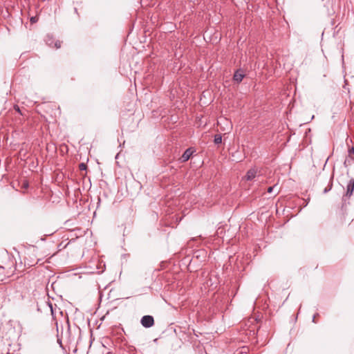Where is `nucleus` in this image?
<instances>
[{
  "label": "nucleus",
  "mask_w": 354,
  "mask_h": 354,
  "mask_svg": "<svg viewBox=\"0 0 354 354\" xmlns=\"http://www.w3.org/2000/svg\"><path fill=\"white\" fill-rule=\"evenodd\" d=\"M37 257V250L35 247L28 249L25 252V257H24V261L25 266L31 267L36 265L39 259Z\"/></svg>",
  "instance_id": "nucleus-1"
},
{
  "label": "nucleus",
  "mask_w": 354,
  "mask_h": 354,
  "mask_svg": "<svg viewBox=\"0 0 354 354\" xmlns=\"http://www.w3.org/2000/svg\"><path fill=\"white\" fill-rule=\"evenodd\" d=\"M140 323L145 328H150L154 325V319L151 315H145L142 317Z\"/></svg>",
  "instance_id": "nucleus-2"
},
{
  "label": "nucleus",
  "mask_w": 354,
  "mask_h": 354,
  "mask_svg": "<svg viewBox=\"0 0 354 354\" xmlns=\"http://www.w3.org/2000/svg\"><path fill=\"white\" fill-rule=\"evenodd\" d=\"M245 75L242 69H241V68L238 69L235 71V73L234 74L233 80L234 82H236V83L239 84L242 82Z\"/></svg>",
  "instance_id": "nucleus-3"
},
{
  "label": "nucleus",
  "mask_w": 354,
  "mask_h": 354,
  "mask_svg": "<svg viewBox=\"0 0 354 354\" xmlns=\"http://www.w3.org/2000/svg\"><path fill=\"white\" fill-rule=\"evenodd\" d=\"M193 153H194V150L192 148H188L183 153L182 156L180 158V160L182 162H185L187 161L190 158V157Z\"/></svg>",
  "instance_id": "nucleus-4"
},
{
  "label": "nucleus",
  "mask_w": 354,
  "mask_h": 354,
  "mask_svg": "<svg viewBox=\"0 0 354 354\" xmlns=\"http://www.w3.org/2000/svg\"><path fill=\"white\" fill-rule=\"evenodd\" d=\"M12 271H8L5 266H0V281L4 280L6 277H8Z\"/></svg>",
  "instance_id": "nucleus-5"
},
{
  "label": "nucleus",
  "mask_w": 354,
  "mask_h": 354,
  "mask_svg": "<svg viewBox=\"0 0 354 354\" xmlns=\"http://www.w3.org/2000/svg\"><path fill=\"white\" fill-rule=\"evenodd\" d=\"M354 190V179H351L346 186V196L350 197Z\"/></svg>",
  "instance_id": "nucleus-6"
},
{
  "label": "nucleus",
  "mask_w": 354,
  "mask_h": 354,
  "mask_svg": "<svg viewBox=\"0 0 354 354\" xmlns=\"http://www.w3.org/2000/svg\"><path fill=\"white\" fill-rule=\"evenodd\" d=\"M257 175V169L255 168H252L249 169L245 176L247 180H252L255 178Z\"/></svg>",
  "instance_id": "nucleus-7"
},
{
  "label": "nucleus",
  "mask_w": 354,
  "mask_h": 354,
  "mask_svg": "<svg viewBox=\"0 0 354 354\" xmlns=\"http://www.w3.org/2000/svg\"><path fill=\"white\" fill-rule=\"evenodd\" d=\"M46 42H47L48 45L50 46H51L53 45V44H54V46L57 49L61 47V44H62V42L60 41L57 40L54 42L51 39L47 40Z\"/></svg>",
  "instance_id": "nucleus-8"
},
{
  "label": "nucleus",
  "mask_w": 354,
  "mask_h": 354,
  "mask_svg": "<svg viewBox=\"0 0 354 354\" xmlns=\"http://www.w3.org/2000/svg\"><path fill=\"white\" fill-rule=\"evenodd\" d=\"M249 348L246 346L241 348V349L236 351V354H248Z\"/></svg>",
  "instance_id": "nucleus-9"
},
{
  "label": "nucleus",
  "mask_w": 354,
  "mask_h": 354,
  "mask_svg": "<svg viewBox=\"0 0 354 354\" xmlns=\"http://www.w3.org/2000/svg\"><path fill=\"white\" fill-rule=\"evenodd\" d=\"M214 142L216 145L221 143V142H222L221 135V134L215 135Z\"/></svg>",
  "instance_id": "nucleus-10"
},
{
  "label": "nucleus",
  "mask_w": 354,
  "mask_h": 354,
  "mask_svg": "<svg viewBox=\"0 0 354 354\" xmlns=\"http://www.w3.org/2000/svg\"><path fill=\"white\" fill-rule=\"evenodd\" d=\"M86 168H87V166H86V165L85 163H80V165H79V169L81 171L86 170Z\"/></svg>",
  "instance_id": "nucleus-11"
},
{
  "label": "nucleus",
  "mask_w": 354,
  "mask_h": 354,
  "mask_svg": "<svg viewBox=\"0 0 354 354\" xmlns=\"http://www.w3.org/2000/svg\"><path fill=\"white\" fill-rule=\"evenodd\" d=\"M348 155L349 156H352L353 155L354 156V147H352L351 148H350L348 149Z\"/></svg>",
  "instance_id": "nucleus-12"
},
{
  "label": "nucleus",
  "mask_w": 354,
  "mask_h": 354,
  "mask_svg": "<svg viewBox=\"0 0 354 354\" xmlns=\"http://www.w3.org/2000/svg\"><path fill=\"white\" fill-rule=\"evenodd\" d=\"M223 228H221V227L218 228V230L216 231L217 236L221 235V234L223 233Z\"/></svg>",
  "instance_id": "nucleus-13"
},
{
  "label": "nucleus",
  "mask_w": 354,
  "mask_h": 354,
  "mask_svg": "<svg viewBox=\"0 0 354 354\" xmlns=\"http://www.w3.org/2000/svg\"><path fill=\"white\" fill-rule=\"evenodd\" d=\"M31 23H35L37 21V17H32L30 19Z\"/></svg>",
  "instance_id": "nucleus-14"
},
{
  "label": "nucleus",
  "mask_w": 354,
  "mask_h": 354,
  "mask_svg": "<svg viewBox=\"0 0 354 354\" xmlns=\"http://www.w3.org/2000/svg\"><path fill=\"white\" fill-rule=\"evenodd\" d=\"M274 189V187H270L268 188V192L271 193Z\"/></svg>",
  "instance_id": "nucleus-15"
},
{
  "label": "nucleus",
  "mask_w": 354,
  "mask_h": 354,
  "mask_svg": "<svg viewBox=\"0 0 354 354\" xmlns=\"http://www.w3.org/2000/svg\"><path fill=\"white\" fill-rule=\"evenodd\" d=\"M15 109L17 112L21 113V111H20V109H19V106H15Z\"/></svg>",
  "instance_id": "nucleus-16"
},
{
  "label": "nucleus",
  "mask_w": 354,
  "mask_h": 354,
  "mask_svg": "<svg viewBox=\"0 0 354 354\" xmlns=\"http://www.w3.org/2000/svg\"><path fill=\"white\" fill-rule=\"evenodd\" d=\"M315 317H316V315H314L313 318V322L314 323H316L317 322L315 321Z\"/></svg>",
  "instance_id": "nucleus-17"
},
{
  "label": "nucleus",
  "mask_w": 354,
  "mask_h": 354,
  "mask_svg": "<svg viewBox=\"0 0 354 354\" xmlns=\"http://www.w3.org/2000/svg\"><path fill=\"white\" fill-rule=\"evenodd\" d=\"M327 191H328V189H324V192H325V193H326V192H327Z\"/></svg>",
  "instance_id": "nucleus-18"
}]
</instances>
